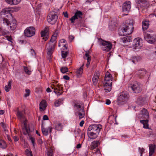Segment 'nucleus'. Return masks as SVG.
<instances>
[{
    "instance_id": "obj_9",
    "label": "nucleus",
    "mask_w": 156,
    "mask_h": 156,
    "mask_svg": "<svg viewBox=\"0 0 156 156\" xmlns=\"http://www.w3.org/2000/svg\"><path fill=\"white\" fill-rule=\"evenodd\" d=\"M35 29L33 27H27L24 30V34L26 36L30 37L35 34Z\"/></svg>"
},
{
    "instance_id": "obj_20",
    "label": "nucleus",
    "mask_w": 156,
    "mask_h": 156,
    "mask_svg": "<svg viewBox=\"0 0 156 156\" xmlns=\"http://www.w3.org/2000/svg\"><path fill=\"white\" fill-rule=\"evenodd\" d=\"M41 130L43 134L46 136L48 134V133H51L52 131V128L51 127H48V128H45L43 126H42Z\"/></svg>"
},
{
    "instance_id": "obj_26",
    "label": "nucleus",
    "mask_w": 156,
    "mask_h": 156,
    "mask_svg": "<svg viewBox=\"0 0 156 156\" xmlns=\"http://www.w3.org/2000/svg\"><path fill=\"white\" fill-rule=\"evenodd\" d=\"M98 134L99 133L91 131L88 132V135L89 137L92 139L96 138Z\"/></svg>"
},
{
    "instance_id": "obj_24",
    "label": "nucleus",
    "mask_w": 156,
    "mask_h": 156,
    "mask_svg": "<svg viewBox=\"0 0 156 156\" xmlns=\"http://www.w3.org/2000/svg\"><path fill=\"white\" fill-rule=\"evenodd\" d=\"M116 116H115L114 115H111L108 118V122L110 124H112L113 123H114V122H115V124H117V122L116 120Z\"/></svg>"
},
{
    "instance_id": "obj_10",
    "label": "nucleus",
    "mask_w": 156,
    "mask_h": 156,
    "mask_svg": "<svg viewBox=\"0 0 156 156\" xmlns=\"http://www.w3.org/2000/svg\"><path fill=\"white\" fill-rule=\"evenodd\" d=\"M101 44L103 46L102 49L106 51H109L112 48V44L109 41H105L101 39Z\"/></svg>"
},
{
    "instance_id": "obj_61",
    "label": "nucleus",
    "mask_w": 156,
    "mask_h": 156,
    "mask_svg": "<svg viewBox=\"0 0 156 156\" xmlns=\"http://www.w3.org/2000/svg\"><path fill=\"white\" fill-rule=\"evenodd\" d=\"M105 103L107 105H109L111 103V101L109 99H107L106 100Z\"/></svg>"
},
{
    "instance_id": "obj_42",
    "label": "nucleus",
    "mask_w": 156,
    "mask_h": 156,
    "mask_svg": "<svg viewBox=\"0 0 156 156\" xmlns=\"http://www.w3.org/2000/svg\"><path fill=\"white\" fill-rule=\"evenodd\" d=\"M47 50L48 51L47 52V54L48 55H49L50 57H51L52 53V46H50L49 48H48Z\"/></svg>"
},
{
    "instance_id": "obj_11",
    "label": "nucleus",
    "mask_w": 156,
    "mask_h": 156,
    "mask_svg": "<svg viewBox=\"0 0 156 156\" xmlns=\"http://www.w3.org/2000/svg\"><path fill=\"white\" fill-rule=\"evenodd\" d=\"M143 40L139 37L136 38L133 40V47L135 50L140 49L142 45Z\"/></svg>"
},
{
    "instance_id": "obj_41",
    "label": "nucleus",
    "mask_w": 156,
    "mask_h": 156,
    "mask_svg": "<svg viewBox=\"0 0 156 156\" xmlns=\"http://www.w3.org/2000/svg\"><path fill=\"white\" fill-rule=\"evenodd\" d=\"M56 35V34H53V35L50 40V42H49V44H51V43L54 42L57 39Z\"/></svg>"
},
{
    "instance_id": "obj_58",
    "label": "nucleus",
    "mask_w": 156,
    "mask_h": 156,
    "mask_svg": "<svg viewBox=\"0 0 156 156\" xmlns=\"http://www.w3.org/2000/svg\"><path fill=\"white\" fill-rule=\"evenodd\" d=\"M63 14L65 17L66 18H68V15L67 12H63Z\"/></svg>"
},
{
    "instance_id": "obj_56",
    "label": "nucleus",
    "mask_w": 156,
    "mask_h": 156,
    "mask_svg": "<svg viewBox=\"0 0 156 156\" xmlns=\"http://www.w3.org/2000/svg\"><path fill=\"white\" fill-rule=\"evenodd\" d=\"M43 119L44 120H48V117L46 115H44Z\"/></svg>"
},
{
    "instance_id": "obj_1",
    "label": "nucleus",
    "mask_w": 156,
    "mask_h": 156,
    "mask_svg": "<svg viewBox=\"0 0 156 156\" xmlns=\"http://www.w3.org/2000/svg\"><path fill=\"white\" fill-rule=\"evenodd\" d=\"M9 10L7 9H3L0 13V31L3 35H6L8 32L7 29L11 31L14 30L16 27L17 22L16 20H13L10 23L9 20L5 18L4 16L8 14Z\"/></svg>"
},
{
    "instance_id": "obj_45",
    "label": "nucleus",
    "mask_w": 156,
    "mask_h": 156,
    "mask_svg": "<svg viewBox=\"0 0 156 156\" xmlns=\"http://www.w3.org/2000/svg\"><path fill=\"white\" fill-rule=\"evenodd\" d=\"M62 53V56L63 58H66L67 56V55L68 54V52L67 51H62L61 52Z\"/></svg>"
},
{
    "instance_id": "obj_55",
    "label": "nucleus",
    "mask_w": 156,
    "mask_h": 156,
    "mask_svg": "<svg viewBox=\"0 0 156 156\" xmlns=\"http://www.w3.org/2000/svg\"><path fill=\"white\" fill-rule=\"evenodd\" d=\"M13 138L14 139V141L15 142H17L19 140V138L18 137L16 136H13Z\"/></svg>"
},
{
    "instance_id": "obj_6",
    "label": "nucleus",
    "mask_w": 156,
    "mask_h": 156,
    "mask_svg": "<svg viewBox=\"0 0 156 156\" xmlns=\"http://www.w3.org/2000/svg\"><path fill=\"white\" fill-rule=\"evenodd\" d=\"M136 8L138 10L141 8L147 9L148 7L149 4L148 0H136Z\"/></svg>"
},
{
    "instance_id": "obj_32",
    "label": "nucleus",
    "mask_w": 156,
    "mask_h": 156,
    "mask_svg": "<svg viewBox=\"0 0 156 156\" xmlns=\"http://www.w3.org/2000/svg\"><path fill=\"white\" fill-rule=\"evenodd\" d=\"M148 122V120L147 119H146V120H140V122L144 125L143 127L145 129L149 128Z\"/></svg>"
},
{
    "instance_id": "obj_44",
    "label": "nucleus",
    "mask_w": 156,
    "mask_h": 156,
    "mask_svg": "<svg viewBox=\"0 0 156 156\" xmlns=\"http://www.w3.org/2000/svg\"><path fill=\"white\" fill-rule=\"evenodd\" d=\"M24 70L26 74L28 75H30L31 74V71H30L28 68L26 66H24Z\"/></svg>"
},
{
    "instance_id": "obj_51",
    "label": "nucleus",
    "mask_w": 156,
    "mask_h": 156,
    "mask_svg": "<svg viewBox=\"0 0 156 156\" xmlns=\"http://www.w3.org/2000/svg\"><path fill=\"white\" fill-rule=\"evenodd\" d=\"M139 152L140 153V156H142V154L145 150V149L143 148H141L140 147L139 148Z\"/></svg>"
},
{
    "instance_id": "obj_23",
    "label": "nucleus",
    "mask_w": 156,
    "mask_h": 156,
    "mask_svg": "<svg viewBox=\"0 0 156 156\" xmlns=\"http://www.w3.org/2000/svg\"><path fill=\"white\" fill-rule=\"evenodd\" d=\"M100 76L99 72L98 71L96 72L92 78V81L94 83L96 84L98 81Z\"/></svg>"
},
{
    "instance_id": "obj_35",
    "label": "nucleus",
    "mask_w": 156,
    "mask_h": 156,
    "mask_svg": "<svg viewBox=\"0 0 156 156\" xmlns=\"http://www.w3.org/2000/svg\"><path fill=\"white\" fill-rule=\"evenodd\" d=\"M64 99L63 98H59L58 100H56L54 103L56 107H58L59 106L61 105L62 104Z\"/></svg>"
},
{
    "instance_id": "obj_46",
    "label": "nucleus",
    "mask_w": 156,
    "mask_h": 156,
    "mask_svg": "<svg viewBox=\"0 0 156 156\" xmlns=\"http://www.w3.org/2000/svg\"><path fill=\"white\" fill-rule=\"evenodd\" d=\"M112 22H111V23L109 25V28L110 30H114L115 28L116 23H114V24L112 25Z\"/></svg>"
},
{
    "instance_id": "obj_22",
    "label": "nucleus",
    "mask_w": 156,
    "mask_h": 156,
    "mask_svg": "<svg viewBox=\"0 0 156 156\" xmlns=\"http://www.w3.org/2000/svg\"><path fill=\"white\" fill-rule=\"evenodd\" d=\"M136 102L138 105H143L146 103V99L144 97L140 96L137 99Z\"/></svg>"
},
{
    "instance_id": "obj_48",
    "label": "nucleus",
    "mask_w": 156,
    "mask_h": 156,
    "mask_svg": "<svg viewBox=\"0 0 156 156\" xmlns=\"http://www.w3.org/2000/svg\"><path fill=\"white\" fill-rule=\"evenodd\" d=\"M26 94H24V96L27 97L29 96L30 91L29 89H26L25 90Z\"/></svg>"
},
{
    "instance_id": "obj_2",
    "label": "nucleus",
    "mask_w": 156,
    "mask_h": 156,
    "mask_svg": "<svg viewBox=\"0 0 156 156\" xmlns=\"http://www.w3.org/2000/svg\"><path fill=\"white\" fill-rule=\"evenodd\" d=\"M133 24V20L126 21L123 28L120 30L119 35L121 36H124L132 34L134 29Z\"/></svg>"
},
{
    "instance_id": "obj_49",
    "label": "nucleus",
    "mask_w": 156,
    "mask_h": 156,
    "mask_svg": "<svg viewBox=\"0 0 156 156\" xmlns=\"http://www.w3.org/2000/svg\"><path fill=\"white\" fill-rule=\"evenodd\" d=\"M9 41L12 42V37L11 36L6 35L5 37Z\"/></svg>"
},
{
    "instance_id": "obj_4",
    "label": "nucleus",
    "mask_w": 156,
    "mask_h": 156,
    "mask_svg": "<svg viewBox=\"0 0 156 156\" xmlns=\"http://www.w3.org/2000/svg\"><path fill=\"white\" fill-rule=\"evenodd\" d=\"M128 93L125 91H123L119 94L118 98V103L119 105H122L127 102L129 98Z\"/></svg>"
},
{
    "instance_id": "obj_38",
    "label": "nucleus",
    "mask_w": 156,
    "mask_h": 156,
    "mask_svg": "<svg viewBox=\"0 0 156 156\" xmlns=\"http://www.w3.org/2000/svg\"><path fill=\"white\" fill-rule=\"evenodd\" d=\"M74 106L76 108V111L77 113H78L79 112H80V111L81 109H83V111H84L83 107L81 106L80 105L75 104L74 105Z\"/></svg>"
},
{
    "instance_id": "obj_30",
    "label": "nucleus",
    "mask_w": 156,
    "mask_h": 156,
    "mask_svg": "<svg viewBox=\"0 0 156 156\" xmlns=\"http://www.w3.org/2000/svg\"><path fill=\"white\" fill-rule=\"evenodd\" d=\"M100 144L99 141H94L91 143L90 147L92 150H94Z\"/></svg>"
},
{
    "instance_id": "obj_37",
    "label": "nucleus",
    "mask_w": 156,
    "mask_h": 156,
    "mask_svg": "<svg viewBox=\"0 0 156 156\" xmlns=\"http://www.w3.org/2000/svg\"><path fill=\"white\" fill-rule=\"evenodd\" d=\"M132 38L130 37L129 36H127L126 37H123L122 39V40L124 43H126L127 42H130L132 41Z\"/></svg>"
},
{
    "instance_id": "obj_14",
    "label": "nucleus",
    "mask_w": 156,
    "mask_h": 156,
    "mask_svg": "<svg viewBox=\"0 0 156 156\" xmlns=\"http://www.w3.org/2000/svg\"><path fill=\"white\" fill-rule=\"evenodd\" d=\"M131 8V3L130 1L125 2L122 5V10L124 12H128Z\"/></svg>"
},
{
    "instance_id": "obj_5",
    "label": "nucleus",
    "mask_w": 156,
    "mask_h": 156,
    "mask_svg": "<svg viewBox=\"0 0 156 156\" xmlns=\"http://www.w3.org/2000/svg\"><path fill=\"white\" fill-rule=\"evenodd\" d=\"M144 39L148 43L153 44L156 41V35L150 34L148 31L145 33Z\"/></svg>"
},
{
    "instance_id": "obj_53",
    "label": "nucleus",
    "mask_w": 156,
    "mask_h": 156,
    "mask_svg": "<svg viewBox=\"0 0 156 156\" xmlns=\"http://www.w3.org/2000/svg\"><path fill=\"white\" fill-rule=\"evenodd\" d=\"M41 36L42 37H45L46 35H47V34L46 33H45L43 31H42L41 33Z\"/></svg>"
},
{
    "instance_id": "obj_8",
    "label": "nucleus",
    "mask_w": 156,
    "mask_h": 156,
    "mask_svg": "<svg viewBox=\"0 0 156 156\" xmlns=\"http://www.w3.org/2000/svg\"><path fill=\"white\" fill-rule=\"evenodd\" d=\"M142 86L140 83L135 82L133 84H131L130 87L134 92L137 93L141 91Z\"/></svg>"
},
{
    "instance_id": "obj_60",
    "label": "nucleus",
    "mask_w": 156,
    "mask_h": 156,
    "mask_svg": "<svg viewBox=\"0 0 156 156\" xmlns=\"http://www.w3.org/2000/svg\"><path fill=\"white\" fill-rule=\"evenodd\" d=\"M84 123V122L83 120H82L80 123V126L81 127H82L83 126V125Z\"/></svg>"
},
{
    "instance_id": "obj_29",
    "label": "nucleus",
    "mask_w": 156,
    "mask_h": 156,
    "mask_svg": "<svg viewBox=\"0 0 156 156\" xmlns=\"http://www.w3.org/2000/svg\"><path fill=\"white\" fill-rule=\"evenodd\" d=\"M89 51H86L85 52V56L84 57L85 59H87V62L86 65V66L88 67L90 64V62L91 60V57L89 55Z\"/></svg>"
},
{
    "instance_id": "obj_64",
    "label": "nucleus",
    "mask_w": 156,
    "mask_h": 156,
    "mask_svg": "<svg viewBox=\"0 0 156 156\" xmlns=\"http://www.w3.org/2000/svg\"><path fill=\"white\" fill-rule=\"evenodd\" d=\"M31 53L32 54V55H35V52L34 50L33 49H31Z\"/></svg>"
},
{
    "instance_id": "obj_7",
    "label": "nucleus",
    "mask_w": 156,
    "mask_h": 156,
    "mask_svg": "<svg viewBox=\"0 0 156 156\" xmlns=\"http://www.w3.org/2000/svg\"><path fill=\"white\" fill-rule=\"evenodd\" d=\"M58 18V16L55 12L52 11L50 12L47 17V20L48 23L54 24L56 22Z\"/></svg>"
},
{
    "instance_id": "obj_57",
    "label": "nucleus",
    "mask_w": 156,
    "mask_h": 156,
    "mask_svg": "<svg viewBox=\"0 0 156 156\" xmlns=\"http://www.w3.org/2000/svg\"><path fill=\"white\" fill-rule=\"evenodd\" d=\"M74 37L72 35H70L69 37V40L70 41H72L74 39Z\"/></svg>"
},
{
    "instance_id": "obj_31",
    "label": "nucleus",
    "mask_w": 156,
    "mask_h": 156,
    "mask_svg": "<svg viewBox=\"0 0 156 156\" xmlns=\"http://www.w3.org/2000/svg\"><path fill=\"white\" fill-rule=\"evenodd\" d=\"M21 0H6V2L9 4L12 5H16L18 4Z\"/></svg>"
},
{
    "instance_id": "obj_39",
    "label": "nucleus",
    "mask_w": 156,
    "mask_h": 156,
    "mask_svg": "<svg viewBox=\"0 0 156 156\" xmlns=\"http://www.w3.org/2000/svg\"><path fill=\"white\" fill-rule=\"evenodd\" d=\"M77 113L79 115V119H81L83 118L85 115L84 111H83V109H80V112H79Z\"/></svg>"
},
{
    "instance_id": "obj_40",
    "label": "nucleus",
    "mask_w": 156,
    "mask_h": 156,
    "mask_svg": "<svg viewBox=\"0 0 156 156\" xmlns=\"http://www.w3.org/2000/svg\"><path fill=\"white\" fill-rule=\"evenodd\" d=\"M63 126L62 124L60 123H58L55 126V128L56 130L58 131H60L62 130Z\"/></svg>"
},
{
    "instance_id": "obj_50",
    "label": "nucleus",
    "mask_w": 156,
    "mask_h": 156,
    "mask_svg": "<svg viewBox=\"0 0 156 156\" xmlns=\"http://www.w3.org/2000/svg\"><path fill=\"white\" fill-rule=\"evenodd\" d=\"M26 151L27 153V156H33L32 153L31 151H29L28 150H26Z\"/></svg>"
},
{
    "instance_id": "obj_34",
    "label": "nucleus",
    "mask_w": 156,
    "mask_h": 156,
    "mask_svg": "<svg viewBox=\"0 0 156 156\" xmlns=\"http://www.w3.org/2000/svg\"><path fill=\"white\" fill-rule=\"evenodd\" d=\"M12 80H10L8 83V85L5 86V90L7 92H9L11 88Z\"/></svg>"
},
{
    "instance_id": "obj_18",
    "label": "nucleus",
    "mask_w": 156,
    "mask_h": 156,
    "mask_svg": "<svg viewBox=\"0 0 156 156\" xmlns=\"http://www.w3.org/2000/svg\"><path fill=\"white\" fill-rule=\"evenodd\" d=\"M112 82H105L104 83V90L106 92H110L112 89Z\"/></svg>"
},
{
    "instance_id": "obj_25",
    "label": "nucleus",
    "mask_w": 156,
    "mask_h": 156,
    "mask_svg": "<svg viewBox=\"0 0 156 156\" xmlns=\"http://www.w3.org/2000/svg\"><path fill=\"white\" fill-rule=\"evenodd\" d=\"M83 66L84 65L83 64L79 68L77 69L76 73L77 77H80L82 75L83 73Z\"/></svg>"
},
{
    "instance_id": "obj_33",
    "label": "nucleus",
    "mask_w": 156,
    "mask_h": 156,
    "mask_svg": "<svg viewBox=\"0 0 156 156\" xmlns=\"http://www.w3.org/2000/svg\"><path fill=\"white\" fill-rule=\"evenodd\" d=\"M7 147L6 142L4 140H0V148L2 149H5Z\"/></svg>"
},
{
    "instance_id": "obj_36",
    "label": "nucleus",
    "mask_w": 156,
    "mask_h": 156,
    "mask_svg": "<svg viewBox=\"0 0 156 156\" xmlns=\"http://www.w3.org/2000/svg\"><path fill=\"white\" fill-rule=\"evenodd\" d=\"M149 24L147 21H144L142 22V27L143 30H146L148 27Z\"/></svg>"
},
{
    "instance_id": "obj_19",
    "label": "nucleus",
    "mask_w": 156,
    "mask_h": 156,
    "mask_svg": "<svg viewBox=\"0 0 156 156\" xmlns=\"http://www.w3.org/2000/svg\"><path fill=\"white\" fill-rule=\"evenodd\" d=\"M112 75L108 72L106 73L105 76L104 78V82H112Z\"/></svg>"
},
{
    "instance_id": "obj_16",
    "label": "nucleus",
    "mask_w": 156,
    "mask_h": 156,
    "mask_svg": "<svg viewBox=\"0 0 156 156\" xmlns=\"http://www.w3.org/2000/svg\"><path fill=\"white\" fill-rule=\"evenodd\" d=\"M149 116V113L147 110L143 108L141 111V113L139 114V118L140 119H147Z\"/></svg>"
},
{
    "instance_id": "obj_54",
    "label": "nucleus",
    "mask_w": 156,
    "mask_h": 156,
    "mask_svg": "<svg viewBox=\"0 0 156 156\" xmlns=\"http://www.w3.org/2000/svg\"><path fill=\"white\" fill-rule=\"evenodd\" d=\"M49 27H46L43 31L45 33L48 34L49 30Z\"/></svg>"
},
{
    "instance_id": "obj_63",
    "label": "nucleus",
    "mask_w": 156,
    "mask_h": 156,
    "mask_svg": "<svg viewBox=\"0 0 156 156\" xmlns=\"http://www.w3.org/2000/svg\"><path fill=\"white\" fill-rule=\"evenodd\" d=\"M66 41V40L64 39L61 40L59 41L61 43H65Z\"/></svg>"
},
{
    "instance_id": "obj_3",
    "label": "nucleus",
    "mask_w": 156,
    "mask_h": 156,
    "mask_svg": "<svg viewBox=\"0 0 156 156\" xmlns=\"http://www.w3.org/2000/svg\"><path fill=\"white\" fill-rule=\"evenodd\" d=\"M16 115L19 120L22 122L21 126L23 130H26V132H23V134L25 135L29 134L30 132V129L27 126V120L25 118L23 112L22 111L18 110Z\"/></svg>"
},
{
    "instance_id": "obj_62",
    "label": "nucleus",
    "mask_w": 156,
    "mask_h": 156,
    "mask_svg": "<svg viewBox=\"0 0 156 156\" xmlns=\"http://www.w3.org/2000/svg\"><path fill=\"white\" fill-rule=\"evenodd\" d=\"M81 147V144H78L76 146V148L77 149H79Z\"/></svg>"
},
{
    "instance_id": "obj_47",
    "label": "nucleus",
    "mask_w": 156,
    "mask_h": 156,
    "mask_svg": "<svg viewBox=\"0 0 156 156\" xmlns=\"http://www.w3.org/2000/svg\"><path fill=\"white\" fill-rule=\"evenodd\" d=\"M48 156H53V151L52 149L50 148L48 151Z\"/></svg>"
},
{
    "instance_id": "obj_12",
    "label": "nucleus",
    "mask_w": 156,
    "mask_h": 156,
    "mask_svg": "<svg viewBox=\"0 0 156 156\" xmlns=\"http://www.w3.org/2000/svg\"><path fill=\"white\" fill-rule=\"evenodd\" d=\"M102 129V126L100 124L92 125L89 126L88 130L90 131L93 132L99 133L100 129Z\"/></svg>"
},
{
    "instance_id": "obj_21",
    "label": "nucleus",
    "mask_w": 156,
    "mask_h": 156,
    "mask_svg": "<svg viewBox=\"0 0 156 156\" xmlns=\"http://www.w3.org/2000/svg\"><path fill=\"white\" fill-rule=\"evenodd\" d=\"M39 105V108L40 111H43L45 109L47 106V102L45 100H43L40 102Z\"/></svg>"
},
{
    "instance_id": "obj_17",
    "label": "nucleus",
    "mask_w": 156,
    "mask_h": 156,
    "mask_svg": "<svg viewBox=\"0 0 156 156\" xmlns=\"http://www.w3.org/2000/svg\"><path fill=\"white\" fill-rule=\"evenodd\" d=\"M147 73L146 70L143 68H141L138 70L136 72L139 77L140 78L142 79L145 77Z\"/></svg>"
},
{
    "instance_id": "obj_15",
    "label": "nucleus",
    "mask_w": 156,
    "mask_h": 156,
    "mask_svg": "<svg viewBox=\"0 0 156 156\" xmlns=\"http://www.w3.org/2000/svg\"><path fill=\"white\" fill-rule=\"evenodd\" d=\"M83 16L82 12L80 11L77 10L74 14V16H73L70 20L71 21V23H74V20L78 19V18H81Z\"/></svg>"
},
{
    "instance_id": "obj_43",
    "label": "nucleus",
    "mask_w": 156,
    "mask_h": 156,
    "mask_svg": "<svg viewBox=\"0 0 156 156\" xmlns=\"http://www.w3.org/2000/svg\"><path fill=\"white\" fill-rule=\"evenodd\" d=\"M61 71L63 73H65L68 72V69L66 67H62L60 69Z\"/></svg>"
},
{
    "instance_id": "obj_13",
    "label": "nucleus",
    "mask_w": 156,
    "mask_h": 156,
    "mask_svg": "<svg viewBox=\"0 0 156 156\" xmlns=\"http://www.w3.org/2000/svg\"><path fill=\"white\" fill-rule=\"evenodd\" d=\"M51 87L52 89H54V92L58 95H59L62 93V88L61 86L59 84L57 85H51Z\"/></svg>"
},
{
    "instance_id": "obj_27",
    "label": "nucleus",
    "mask_w": 156,
    "mask_h": 156,
    "mask_svg": "<svg viewBox=\"0 0 156 156\" xmlns=\"http://www.w3.org/2000/svg\"><path fill=\"white\" fill-rule=\"evenodd\" d=\"M5 9H7L9 10V11L8 12V15L9 16H11V14H10V12L18 11L20 9V7H14V8H5Z\"/></svg>"
},
{
    "instance_id": "obj_52",
    "label": "nucleus",
    "mask_w": 156,
    "mask_h": 156,
    "mask_svg": "<svg viewBox=\"0 0 156 156\" xmlns=\"http://www.w3.org/2000/svg\"><path fill=\"white\" fill-rule=\"evenodd\" d=\"M30 140H31V143H32L33 146L34 147V146L35 145V139L34 138L32 137H31L30 138Z\"/></svg>"
},
{
    "instance_id": "obj_28",
    "label": "nucleus",
    "mask_w": 156,
    "mask_h": 156,
    "mask_svg": "<svg viewBox=\"0 0 156 156\" xmlns=\"http://www.w3.org/2000/svg\"><path fill=\"white\" fill-rule=\"evenodd\" d=\"M156 146L154 144H150L149 145V156H151L154 152Z\"/></svg>"
},
{
    "instance_id": "obj_59",
    "label": "nucleus",
    "mask_w": 156,
    "mask_h": 156,
    "mask_svg": "<svg viewBox=\"0 0 156 156\" xmlns=\"http://www.w3.org/2000/svg\"><path fill=\"white\" fill-rule=\"evenodd\" d=\"M63 78L64 79L68 80L69 79V77L67 75H64L63 76Z\"/></svg>"
}]
</instances>
